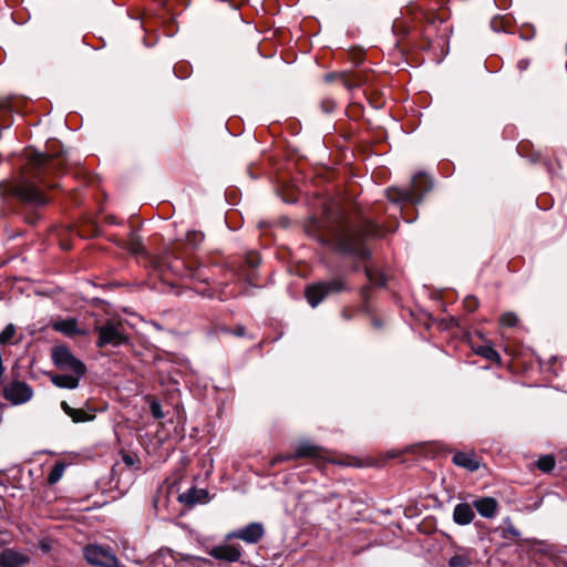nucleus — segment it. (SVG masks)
Segmentation results:
<instances>
[{
    "label": "nucleus",
    "instance_id": "obj_1",
    "mask_svg": "<svg viewBox=\"0 0 567 567\" xmlns=\"http://www.w3.org/2000/svg\"><path fill=\"white\" fill-rule=\"evenodd\" d=\"M30 172L23 174L19 179L8 183L4 193L19 198L23 203L32 206H43L48 198L39 188L38 183L44 186H51L45 177L51 172L60 168L62 161L53 159L47 155L35 152H28Z\"/></svg>",
    "mask_w": 567,
    "mask_h": 567
},
{
    "label": "nucleus",
    "instance_id": "obj_2",
    "mask_svg": "<svg viewBox=\"0 0 567 567\" xmlns=\"http://www.w3.org/2000/svg\"><path fill=\"white\" fill-rule=\"evenodd\" d=\"M369 236H382L379 226L372 221H367L364 229L341 225L331 235V241L336 250L341 254L367 258L369 250L365 238Z\"/></svg>",
    "mask_w": 567,
    "mask_h": 567
},
{
    "label": "nucleus",
    "instance_id": "obj_3",
    "mask_svg": "<svg viewBox=\"0 0 567 567\" xmlns=\"http://www.w3.org/2000/svg\"><path fill=\"white\" fill-rule=\"evenodd\" d=\"M432 188V181L423 173L413 176L412 183L406 188H391L388 197L394 203H420L426 192Z\"/></svg>",
    "mask_w": 567,
    "mask_h": 567
},
{
    "label": "nucleus",
    "instance_id": "obj_4",
    "mask_svg": "<svg viewBox=\"0 0 567 567\" xmlns=\"http://www.w3.org/2000/svg\"><path fill=\"white\" fill-rule=\"evenodd\" d=\"M346 289L341 279L317 282L306 288L305 295L311 307H317L327 296L338 293Z\"/></svg>",
    "mask_w": 567,
    "mask_h": 567
},
{
    "label": "nucleus",
    "instance_id": "obj_5",
    "mask_svg": "<svg viewBox=\"0 0 567 567\" xmlns=\"http://www.w3.org/2000/svg\"><path fill=\"white\" fill-rule=\"evenodd\" d=\"M99 340L97 347L102 348L107 344L113 347L121 346L127 341L125 336L124 326L121 322L106 321L103 326L97 328Z\"/></svg>",
    "mask_w": 567,
    "mask_h": 567
},
{
    "label": "nucleus",
    "instance_id": "obj_6",
    "mask_svg": "<svg viewBox=\"0 0 567 567\" xmlns=\"http://www.w3.org/2000/svg\"><path fill=\"white\" fill-rule=\"evenodd\" d=\"M52 361L59 369L71 370L76 375L85 373V365L76 359L65 346H58L52 349Z\"/></svg>",
    "mask_w": 567,
    "mask_h": 567
},
{
    "label": "nucleus",
    "instance_id": "obj_7",
    "mask_svg": "<svg viewBox=\"0 0 567 567\" xmlns=\"http://www.w3.org/2000/svg\"><path fill=\"white\" fill-rule=\"evenodd\" d=\"M84 557L89 564L100 567H120L118 559L111 548L100 545H87Z\"/></svg>",
    "mask_w": 567,
    "mask_h": 567
},
{
    "label": "nucleus",
    "instance_id": "obj_8",
    "mask_svg": "<svg viewBox=\"0 0 567 567\" xmlns=\"http://www.w3.org/2000/svg\"><path fill=\"white\" fill-rule=\"evenodd\" d=\"M3 396L12 404L19 405L32 399L33 390L25 382L13 381L4 386Z\"/></svg>",
    "mask_w": 567,
    "mask_h": 567
},
{
    "label": "nucleus",
    "instance_id": "obj_9",
    "mask_svg": "<svg viewBox=\"0 0 567 567\" xmlns=\"http://www.w3.org/2000/svg\"><path fill=\"white\" fill-rule=\"evenodd\" d=\"M264 535L265 528L261 523H250L243 528L229 533L227 539L237 538L247 544H257Z\"/></svg>",
    "mask_w": 567,
    "mask_h": 567
},
{
    "label": "nucleus",
    "instance_id": "obj_10",
    "mask_svg": "<svg viewBox=\"0 0 567 567\" xmlns=\"http://www.w3.org/2000/svg\"><path fill=\"white\" fill-rule=\"evenodd\" d=\"M319 455V449L316 445L309 442H300L293 454H279L271 460L270 464L274 466L285 461H291L301 457H318Z\"/></svg>",
    "mask_w": 567,
    "mask_h": 567
},
{
    "label": "nucleus",
    "instance_id": "obj_11",
    "mask_svg": "<svg viewBox=\"0 0 567 567\" xmlns=\"http://www.w3.org/2000/svg\"><path fill=\"white\" fill-rule=\"evenodd\" d=\"M209 555L215 559L225 560L228 563L238 561L241 557V550L234 545H219L209 550Z\"/></svg>",
    "mask_w": 567,
    "mask_h": 567
},
{
    "label": "nucleus",
    "instance_id": "obj_12",
    "mask_svg": "<svg viewBox=\"0 0 567 567\" xmlns=\"http://www.w3.org/2000/svg\"><path fill=\"white\" fill-rule=\"evenodd\" d=\"M178 501L187 506L205 504L209 501V494L204 488L192 487L178 496Z\"/></svg>",
    "mask_w": 567,
    "mask_h": 567
},
{
    "label": "nucleus",
    "instance_id": "obj_13",
    "mask_svg": "<svg viewBox=\"0 0 567 567\" xmlns=\"http://www.w3.org/2000/svg\"><path fill=\"white\" fill-rule=\"evenodd\" d=\"M52 328L66 337L85 334V330L79 328L78 320L74 318L56 320L52 323Z\"/></svg>",
    "mask_w": 567,
    "mask_h": 567
},
{
    "label": "nucleus",
    "instance_id": "obj_14",
    "mask_svg": "<svg viewBox=\"0 0 567 567\" xmlns=\"http://www.w3.org/2000/svg\"><path fill=\"white\" fill-rule=\"evenodd\" d=\"M473 507L481 516L494 518L498 509V504L493 497H482L473 502Z\"/></svg>",
    "mask_w": 567,
    "mask_h": 567
},
{
    "label": "nucleus",
    "instance_id": "obj_15",
    "mask_svg": "<svg viewBox=\"0 0 567 567\" xmlns=\"http://www.w3.org/2000/svg\"><path fill=\"white\" fill-rule=\"evenodd\" d=\"M475 513L473 505L468 503H460L454 507L453 520L455 524L464 526L473 522Z\"/></svg>",
    "mask_w": 567,
    "mask_h": 567
},
{
    "label": "nucleus",
    "instance_id": "obj_16",
    "mask_svg": "<svg viewBox=\"0 0 567 567\" xmlns=\"http://www.w3.org/2000/svg\"><path fill=\"white\" fill-rule=\"evenodd\" d=\"M27 561L28 556L12 549H4L0 554L1 567H22Z\"/></svg>",
    "mask_w": 567,
    "mask_h": 567
},
{
    "label": "nucleus",
    "instance_id": "obj_17",
    "mask_svg": "<svg viewBox=\"0 0 567 567\" xmlns=\"http://www.w3.org/2000/svg\"><path fill=\"white\" fill-rule=\"evenodd\" d=\"M61 409L74 423L92 422L95 419L93 413H89L83 409H74L66 401L61 402Z\"/></svg>",
    "mask_w": 567,
    "mask_h": 567
},
{
    "label": "nucleus",
    "instance_id": "obj_18",
    "mask_svg": "<svg viewBox=\"0 0 567 567\" xmlns=\"http://www.w3.org/2000/svg\"><path fill=\"white\" fill-rule=\"evenodd\" d=\"M453 463L471 472L478 470L480 462L472 453L457 452L453 455Z\"/></svg>",
    "mask_w": 567,
    "mask_h": 567
},
{
    "label": "nucleus",
    "instance_id": "obj_19",
    "mask_svg": "<svg viewBox=\"0 0 567 567\" xmlns=\"http://www.w3.org/2000/svg\"><path fill=\"white\" fill-rule=\"evenodd\" d=\"M81 375L56 374L51 378V382L61 389H76L79 386Z\"/></svg>",
    "mask_w": 567,
    "mask_h": 567
},
{
    "label": "nucleus",
    "instance_id": "obj_20",
    "mask_svg": "<svg viewBox=\"0 0 567 567\" xmlns=\"http://www.w3.org/2000/svg\"><path fill=\"white\" fill-rule=\"evenodd\" d=\"M473 564V556L470 549L462 548L461 553L455 554L449 559L450 567H470Z\"/></svg>",
    "mask_w": 567,
    "mask_h": 567
},
{
    "label": "nucleus",
    "instance_id": "obj_21",
    "mask_svg": "<svg viewBox=\"0 0 567 567\" xmlns=\"http://www.w3.org/2000/svg\"><path fill=\"white\" fill-rule=\"evenodd\" d=\"M66 466L68 465L65 462H62V461L55 462L48 475V478H47L48 483L50 485H54L55 483H58L62 478Z\"/></svg>",
    "mask_w": 567,
    "mask_h": 567
},
{
    "label": "nucleus",
    "instance_id": "obj_22",
    "mask_svg": "<svg viewBox=\"0 0 567 567\" xmlns=\"http://www.w3.org/2000/svg\"><path fill=\"white\" fill-rule=\"evenodd\" d=\"M556 465L555 457L553 455H543L536 462V466L543 473H549Z\"/></svg>",
    "mask_w": 567,
    "mask_h": 567
},
{
    "label": "nucleus",
    "instance_id": "obj_23",
    "mask_svg": "<svg viewBox=\"0 0 567 567\" xmlns=\"http://www.w3.org/2000/svg\"><path fill=\"white\" fill-rule=\"evenodd\" d=\"M476 353L491 361L498 362L501 360L498 352L491 344H484L478 347L476 349Z\"/></svg>",
    "mask_w": 567,
    "mask_h": 567
},
{
    "label": "nucleus",
    "instance_id": "obj_24",
    "mask_svg": "<svg viewBox=\"0 0 567 567\" xmlns=\"http://www.w3.org/2000/svg\"><path fill=\"white\" fill-rule=\"evenodd\" d=\"M16 334V327L12 323H9L1 332H0V344L7 343H17V341H12Z\"/></svg>",
    "mask_w": 567,
    "mask_h": 567
},
{
    "label": "nucleus",
    "instance_id": "obj_25",
    "mask_svg": "<svg viewBox=\"0 0 567 567\" xmlns=\"http://www.w3.org/2000/svg\"><path fill=\"white\" fill-rule=\"evenodd\" d=\"M499 321L504 327H514L516 326L518 318L514 312H506L502 315Z\"/></svg>",
    "mask_w": 567,
    "mask_h": 567
},
{
    "label": "nucleus",
    "instance_id": "obj_26",
    "mask_svg": "<svg viewBox=\"0 0 567 567\" xmlns=\"http://www.w3.org/2000/svg\"><path fill=\"white\" fill-rule=\"evenodd\" d=\"M463 303L465 309L470 312H473L478 308V300L474 296H467Z\"/></svg>",
    "mask_w": 567,
    "mask_h": 567
},
{
    "label": "nucleus",
    "instance_id": "obj_27",
    "mask_svg": "<svg viewBox=\"0 0 567 567\" xmlns=\"http://www.w3.org/2000/svg\"><path fill=\"white\" fill-rule=\"evenodd\" d=\"M151 413L154 416V419L159 420L164 417V413L162 411V406L159 402L152 401L150 404Z\"/></svg>",
    "mask_w": 567,
    "mask_h": 567
},
{
    "label": "nucleus",
    "instance_id": "obj_28",
    "mask_svg": "<svg viewBox=\"0 0 567 567\" xmlns=\"http://www.w3.org/2000/svg\"><path fill=\"white\" fill-rule=\"evenodd\" d=\"M507 522H508V524H507V526L505 527V530H504V532H505L506 534L512 535L513 537H516V538H517V537H519V536H520L519 530H518V529H517V528H516V527H515V526L509 522V519H508Z\"/></svg>",
    "mask_w": 567,
    "mask_h": 567
},
{
    "label": "nucleus",
    "instance_id": "obj_29",
    "mask_svg": "<svg viewBox=\"0 0 567 567\" xmlns=\"http://www.w3.org/2000/svg\"><path fill=\"white\" fill-rule=\"evenodd\" d=\"M122 460H123L124 464L128 467L134 466L136 463V457L131 454H123Z\"/></svg>",
    "mask_w": 567,
    "mask_h": 567
},
{
    "label": "nucleus",
    "instance_id": "obj_30",
    "mask_svg": "<svg viewBox=\"0 0 567 567\" xmlns=\"http://www.w3.org/2000/svg\"><path fill=\"white\" fill-rule=\"evenodd\" d=\"M248 262L250 264V266L257 267L259 265V258L257 256H254L248 260Z\"/></svg>",
    "mask_w": 567,
    "mask_h": 567
},
{
    "label": "nucleus",
    "instance_id": "obj_31",
    "mask_svg": "<svg viewBox=\"0 0 567 567\" xmlns=\"http://www.w3.org/2000/svg\"><path fill=\"white\" fill-rule=\"evenodd\" d=\"M8 106V101H0V110Z\"/></svg>",
    "mask_w": 567,
    "mask_h": 567
}]
</instances>
